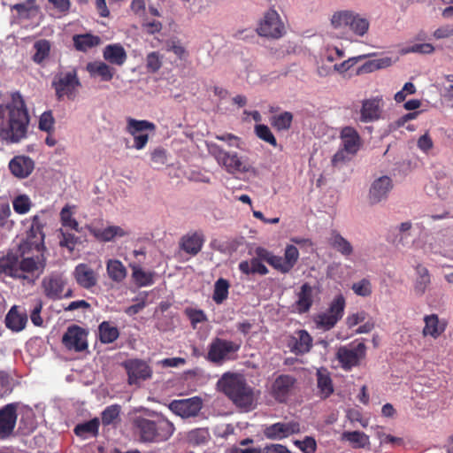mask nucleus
Listing matches in <instances>:
<instances>
[{"label":"nucleus","mask_w":453,"mask_h":453,"mask_svg":"<svg viewBox=\"0 0 453 453\" xmlns=\"http://www.w3.org/2000/svg\"><path fill=\"white\" fill-rule=\"evenodd\" d=\"M346 306V301L342 294L336 295L329 304L326 311L319 313L314 322L317 328L323 331L332 329L342 318Z\"/></svg>","instance_id":"obj_9"},{"label":"nucleus","mask_w":453,"mask_h":453,"mask_svg":"<svg viewBox=\"0 0 453 453\" xmlns=\"http://www.w3.org/2000/svg\"><path fill=\"white\" fill-rule=\"evenodd\" d=\"M99 337L103 343H111L119 337V330L109 322L104 321L99 326Z\"/></svg>","instance_id":"obj_46"},{"label":"nucleus","mask_w":453,"mask_h":453,"mask_svg":"<svg viewBox=\"0 0 453 453\" xmlns=\"http://www.w3.org/2000/svg\"><path fill=\"white\" fill-rule=\"evenodd\" d=\"M384 102L382 97L375 96L362 102L359 120L363 123H371L379 120L383 112Z\"/></svg>","instance_id":"obj_21"},{"label":"nucleus","mask_w":453,"mask_h":453,"mask_svg":"<svg viewBox=\"0 0 453 453\" xmlns=\"http://www.w3.org/2000/svg\"><path fill=\"white\" fill-rule=\"evenodd\" d=\"M317 377L318 388L320 391V394L324 397L329 396L334 391L331 378L325 371L320 370L318 371Z\"/></svg>","instance_id":"obj_48"},{"label":"nucleus","mask_w":453,"mask_h":453,"mask_svg":"<svg viewBox=\"0 0 453 453\" xmlns=\"http://www.w3.org/2000/svg\"><path fill=\"white\" fill-rule=\"evenodd\" d=\"M32 203L27 195H19L12 201V206L15 212L19 214H26L29 211Z\"/></svg>","instance_id":"obj_53"},{"label":"nucleus","mask_w":453,"mask_h":453,"mask_svg":"<svg viewBox=\"0 0 453 453\" xmlns=\"http://www.w3.org/2000/svg\"><path fill=\"white\" fill-rule=\"evenodd\" d=\"M120 406L118 404H112L105 408L102 412V422L107 426L111 424L119 415Z\"/></svg>","instance_id":"obj_57"},{"label":"nucleus","mask_w":453,"mask_h":453,"mask_svg":"<svg viewBox=\"0 0 453 453\" xmlns=\"http://www.w3.org/2000/svg\"><path fill=\"white\" fill-rule=\"evenodd\" d=\"M144 415L132 418L134 434L144 443H160L168 441L175 432L174 424L160 412L141 408Z\"/></svg>","instance_id":"obj_2"},{"label":"nucleus","mask_w":453,"mask_h":453,"mask_svg":"<svg viewBox=\"0 0 453 453\" xmlns=\"http://www.w3.org/2000/svg\"><path fill=\"white\" fill-rule=\"evenodd\" d=\"M43 295L50 300H61L73 296L68 278L64 273L52 272L44 276L41 282Z\"/></svg>","instance_id":"obj_8"},{"label":"nucleus","mask_w":453,"mask_h":453,"mask_svg":"<svg viewBox=\"0 0 453 453\" xmlns=\"http://www.w3.org/2000/svg\"><path fill=\"white\" fill-rule=\"evenodd\" d=\"M132 278L138 287H148L154 283L155 273L144 271L140 265L131 264Z\"/></svg>","instance_id":"obj_41"},{"label":"nucleus","mask_w":453,"mask_h":453,"mask_svg":"<svg viewBox=\"0 0 453 453\" xmlns=\"http://www.w3.org/2000/svg\"><path fill=\"white\" fill-rule=\"evenodd\" d=\"M365 58V55L349 58L340 64H335L334 65V70L336 71L337 73H344Z\"/></svg>","instance_id":"obj_60"},{"label":"nucleus","mask_w":453,"mask_h":453,"mask_svg":"<svg viewBox=\"0 0 453 453\" xmlns=\"http://www.w3.org/2000/svg\"><path fill=\"white\" fill-rule=\"evenodd\" d=\"M264 260L260 257H252L250 260L241 261L238 265V268L243 274H260L265 275L268 273L266 266L263 264Z\"/></svg>","instance_id":"obj_34"},{"label":"nucleus","mask_w":453,"mask_h":453,"mask_svg":"<svg viewBox=\"0 0 453 453\" xmlns=\"http://www.w3.org/2000/svg\"><path fill=\"white\" fill-rule=\"evenodd\" d=\"M434 47L431 43H414L412 45L402 47L400 53L406 55L409 53L432 54Z\"/></svg>","instance_id":"obj_49"},{"label":"nucleus","mask_w":453,"mask_h":453,"mask_svg":"<svg viewBox=\"0 0 453 453\" xmlns=\"http://www.w3.org/2000/svg\"><path fill=\"white\" fill-rule=\"evenodd\" d=\"M431 285V275L426 267L418 265L416 267V279L414 281V293L418 296H422Z\"/></svg>","instance_id":"obj_30"},{"label":"nucleus","mask_w":453,"mask_h":453,"mask_svg":"<svg viewBox=\"0 0 453 453\" xmlns=\"http://www.w3.org/2000/svg\"><path fill=\"white\" fill-rule=\"evenodd\" d=\"M62 342L69 350L81 352L88 349V331L77 325L67 327Z\"/></svg>","instance_id":"obj_18"},{"label":"nucleus","mask_w":453,"mask_h":453,"mask_svg":"<svg viewBox=\"0 0 453 453\" xmlns=\"http://www.w3.org/2000/svg\"><path fill=\"white\" fill-rule=\"evenodd\" d=\"M30 117L22 96L12 94L11 101L0 104V142L17 144L27 137Z\"/></svg>","instance_id":"obj_1"},{"label":"nucleus","mask_w":453,"mask_h":453,"mask_svg":"<svg viewBox=\"0 0 453 453\" xmlns=\"http://www.w3.org/2000/svg\"><path fill=\"white\" fill-rule=\"evenodd\" d=\"M255 133L259 139L274 147L277 146V141L267 126L262 124L257 125L255 127Z\"/></svg>","instance_id":"obj_55"},{"label":"nucleus","mask_w":453,"mask_h":453,"mask_svg":"<svg viewBox=\"0 0 453 453\" xmlns=\"http://www.w3.org/2000/svg\"><path fill=\"white\" fill-rule=\"evenodd\" d=\"M38 127L48 134L55 129V119L50 111H44L39 118Z\"/></svg>","instance_id":"obj_54"},{"label":"nucleus","mask_w":453,"mask_h":453,"mask_svg":"<svg viewBox=\"0 0 453 453\" xmlns=\"http://www.w3.org/2000/svg\"><path fill=\"white\" fill-rule=\"evenodd\" d=\"M75 212L74 205H65L60 211V221L64 227L70 228L72 230L79 231V224L73 218Z\"/></svg>","instance_id":"obj_43"},{"label":"nucleus","mask_w":453,"mask_h":453,"mask_svg":"<svg viewBox=\"0 0 453 453\" xmlns=\"http://www.w3.org/2000/svg\"><path fill=\"white\" fill-rule=\"evenodd\" d=\"M283 257L286 260L288 266L290 267V269H292L299 258V251L297 248L294 245H288L285 249Z\"/></svg>","instance_id":"obj_63"},{"label":"nucleus","mask_w":453,"mask_h":453,"mask_svg":"<svg viewBox=\"0 0 453 453\" xmlns=\"http://www.w3.org/2000/svg\"><path fill=\"white\" fill-rule=\"evenodd\" d=\"M332 27L339 32L338 39H345L354 42L351 35L345 32L346 27L349 28L351 35L357 37H364L369 31V20L359 13L351 10H340L334 12L330 18Z\"/></svg>","instance_id":"obj_5"},{"label":"nucleus","mask_w":453,"mask_h":453,"mask_svg":"<svg viewBox=\"0 0 453 453\" xmlns=\"http://www.w3.org/2000/svg\"><path fill=\"white\" fill-rule=\"evenodd\" d=\"M300 432V424L296 421L277 422L264 428V434L271 440H282Z\"/></svg>","instance_id":"obj_20"},{"label":"nucleus","mask_w":453,"mask_h":453,"mask_svg":"<svg viewBox=\"0 0 453 453\" xmlns=\"http://www.w3.org/2000/svg\"><path fill=\"white\" fill-rule=\"evenodd\" d=\"M156 126L148 120H137L132 118L127 119V132L134 136L146 134V131H154Z\"/></svg>","instance_id":"obj_40"},{"label":"nucleus","mask_w":453,"mask_h":453,"mask_svg":"<svg viewBox=\"0 0 453 453\" xmlns=\"http://www.w3.org/2000/svg\"><path fill=\"white\" fill-rule=\"evenodd\" d=\"M34 49L35 52L33 56V60L37 64H41L50 55V43L49 41L42 39L35 42Z\"/></svg>","instance_id":"obj_47"},{"label":"nucleus","mask_w":453,"mask_h":453,"mask_svg":"<svg viewBox=\"0 0 453 453\" xmlns=\"http://www.w3.org/2000/svg\"><path fill=\"white\" fill-rule=\"evenodd\" d=\"M86 70L91 77H98L103 81H109L112 79L115 70L103 61H94L87 65Z\"/></svg>","instance_id":"obj_29"},{"label":"nucleus","mask_w":453,"mask_h":453,"mask_svg":"<svg viewBox=\"0 0 453 453\" xmlns=\"http://www.w3.org/2000/svg\"><path fill=\"white\" fill-rule=\"evenodd\" d=\"M296 379L292 375L281 374L275 378L269 388V394L275 401L286 403L295 393Z\"/></svg>","instance_id":"obj_13"},{"label":"nucleus","mask_w":453,"mask_h":453,"mask_svg":"<svg viewBox=\"0 0 453 453\" xmlns=\"http://www.w3.org/2000/svg\"><path fill=\"white\" fill-rule=\"evenodd\" d=\"M45 220L41 216L35 215L32 219V223L27 231L26 240L20 244L19 248L23 250H44V233L42 231Z\"/></svg>","instance_id":"obj_15"},{"label":"nucleus","mask_w":453,"mask_h":453,"mask_svg":"<svg viewBox=\"0 0 453 453\" xmlns=\"http://www.w3.org/2000/svg\"><path fill=\"white\" fill-rule=\"evenodd\" d=\"M313 303V288L311 285L305 283L301 287L296 302V308L299 313L306 312L310 310Z\"/></svg>","instance_id":"obj_37"},{"label":"nucleus","mask_w":453,"mask_h":453,"mask_svg":"<svg viewBox=\"0 0 453 453\" xmlns=\"http://www.w3.org/2000/svg\"><path fill=\"white\" fill-rule=\"evenodd\" d=\"M351 289L353 292L362 297H368L372 293V285L370 280L364 278L352 284Z\"/></svg>","instance_id":"obj_51"},{"label":"nucleus","mask_w":453,"mask_h":453,"mask_svg":"<svg viewBox=\"0 0 453 453\" xmlns=\"http://www.w3.org/2000/svg\"><path fill=\"white\" fill-rule=\"evenodd\" d=\"M8 167L13 176L25 179L34 171L35 162L28 156L19 155L10 160Z\"/></svg>","instance_id":"obj_23"},{"label":"nucleus","mask_w":453,"mask_h":453,"mask_svg":"<svg viewBox=\"0 0 453 453\" xmlns=\"http://www.w3.org/2000/svg\"><path fill=\"white\" fill-rule=\"evenodd\" d=\"M11 213L10 205L7 203H0V227L10 229L12 226Z\"/></svg>","instance_id":"obj_59"},{"label":"nucleus","mask_w":453,"mask_h":453,"mask_svg":"<svg viewBox=\"0 0 453 453\" xmlns=\"http://www.w3.org/2000/svg\"><path fill=\"white\" fill-rule=\"evenodd\" d=\"M12 10H15L19 17L25 19L35 18L39 12L35 0H26L23 3L16 4L12 6Z\"/></svg>","instance_id":"obj_42"},{"label":"nucleus","mask_w":453,"mask_h":453,"mask_svg":"<svg viewBox=\"0 0 453 453\" xmlns=\"http://www.w3.org/2000/svg\"><path fill=\"white\" fill-rule=\"evenodd\" d=\"M423 321L425 326L422 329V335L424 337L437 339L444 333L447 327L446 320L440 319L437 314L426 315Z\"/></svg>","instance_id":"obj_25"},{"label":"nucleus","mask_w":453,"mask_h":453,"mask_svg":"<svg viewBox=\"0 0 453 453\" xmlns=\"http://www.w3.org/2000/svg\"><path fill=\"white\" fill-rule=\"evenodd\" d=\"M229 288L230 284L226 279L219 278L216 280L212 295L213 301L218 304L222 303L228 296Z\"/></svg>","instance_id":"obj_45"},{"label":"nucleus","mask_w":453,"mask_h":453,"mask_svg":"<svg viewBox=\"0 0 453 453\" xmlns=\"http://www.w3.org/2000/svg\"><path fill=\"white\" fill-rule=\"evenodd\" d=\"M209 432L204 428H196L189 431L187 434V440L194 445L203 444L207 441Z\"/></svg>","instance_id":"obj_52"},{"label":"nucleus","mask_w":453,"mask_h":453,"mask_svg":"<svg viewBox=\"0 0 453 453\" xmlns=\"http://www.w3.org/2000/svg\"><path fill=\"white\" fill-rule=\"evenodd\" d=\"M27 322V314L25 310H19L17 306L11 308L5 317L6 326L14 332L22 331Z\"/></svg>","instance_id":"obj_27"},{"label":"nucleus","mask_w":453,"mask_h":453,"mask_svg":"<svg viewBox=\"0 0 453 453\" xmlns=\"http://www.w3.org/2000/svg\"><path fill=\"white\" fill-rule=\"evenodd\" d=\"M367 318V312H365V311H358L357 312H353L348 315V317L346 318V325L348 326L349 328H352L357 326L358 324L365 322Z\"/></svg>","instance_id":"obj_62"},{"label":"nucleus","mask_w":453,"mask_h":453,"mask_svg":"<svg viewBox=\"0 0 453 453\" xmlns=\"http://www.w3.org/2000/svg\"><path fill=\"white\" fill-rule=\"evenodd\" d=\"M415 92V85L412 82H406L403 88L395 95V100L397 103H402L405 100L407 96L412 95Z\"/></svg>","instance_id":"obj_64"},{"label":"nucleus","mask_w":453,"mask_h":453,"mask_svg":"<svg viewBox=\"0 0 453 453\" xmlns=\"http://www.w3.org/2000/svg\"><path fill=\"white\" fill-rule=\"evenodd\" d=\"M73 45L79 51L86 52L101 43V38L91 34L76 35L73 37Z\"/></svg>","instance_id":"obj_39"},{"label":"nucleus","mask_w":453,"mask_h":453,"mask_svg":"<svg viewBox=\"0 0 453 453\" xmlns=\"http://www.w3.org/2000/svg\"><path fill=\"white\" fill-rule=\"evenodd\" d=\"M292 119L293 115L288 111H285L273 116L271 123L279 131L288 130L291 126Z\"/></svg>","instance_id":"obj_50"},{"label":"nucleus","mask_w":453,"mask_h":453,"mask_svg":"<svg viewBox=\"0 0 453 453\" xmlns=\"http://www.w3.org/2000/svg\"><path fill=\"white\" fill-rule=\"evenodd\" d=\"M241 344L222 338H215L209 345L207 359L216 365L234 359Z\"/></svg>","instance_id":"obj_11"},{"label":"nucleus","mask_w":453,"mask_h":453,"mask_svg":"<svg viewBox=\"0 0 453 453\" xmlns=\"http://www.w3.org/2000/svg\"><path fill=\"white\" fill-rule=\"evenodd\" d=\"M207 150L217 163L224 167L229 173H255L256 170L249 163L246 157L238 155L236 152H227L214 142H207Z\"/></svg>","instance_id":"obj_6"},{"label":"nucleus","mask_w":453,"mask_h":453,"mask_svg":"<svg viewBox=\"0 0 453 453\" xmlns=\"http://www.w3.org/2000/svg\"><path fill=\"white\" fill-rule=\"evenodd\" d=\"M394 184L390 177L382 175L375 178L369 188L368 202L372 205L386 202L393 189Z\"/></svg>","instance_id":"obj_17"},{"label":"nucleus","mask_w":453,"mask_h":453,"mask_svg":"<svg viewBox=\"0 0 453 453\" xmlns=\"http://www.w3.org/2000/svg\"><path fill=\"white\" fill-rule=\"evenodd\" d=\"M337 35L339 32L334 30L333 32H328L324 37V43L326 44V48L327 51L334 50L337 58H342L345 56V52L342 49L339 48L336 45L331 43V40L334 38H337Z\"/></svg>","instance_id":"obj_58"},{"label":"nucleus","mask_w":453,"mask_h":453,"mask_svg":"<svg viewBox=\"0 0 453 453\" xmlns=\"http://www.w3.org/2000/svg\"><path fill=\"white\" fill-rule=\"evenodd\" d=\"M163 63V57L156 51L150 52L146 58V67L150 73L157 72Z\"/></svg>","instance_id":"obj_56"},{"label":"nucleus","mask_w":453,"mask_h":453,"mask_svg":"<svg viewBox=\"0 0 453 453\" xmlns=\"http://www.w3.org/2000/svg\"><path fill=\"white\" fill-rule=\"evenodd\" d=\"M342 439L349 441L354 448H365L369 445V436L363 432H344Z\"/></svg>","instance_id":"obj_44"},{"label":"nucleus","mask_w":453,"mask_h":453,"mask_svg":"<svg viewBox=\"0 0 453 453\" xmlns=\"http://www.w3.org/2000/svg\"><path fill=\"white\" fill-rule=\"evenodd\" d=\"M340 138L341 148L332 158L334 166H339L349 162L361 147V138L357 131L351 127H343Z\"/></svg>","instance_id":"obj_7"},{"label":"nucleus","mask_w":453,"mask_h":453,"mask_svg":"<svg viewBox=\"0 0 453 453\" xmlns=\"http://www.w3.org/2000/svg\"><path fill=\"white\" fill-rule=\"evenodd\" d=\"M104 58L110 64L121 66L127 60V53L120 44L107 45L103 52Z\"/></svg>","instance_id":"obj_31"},{"label":"nucleus","mask_w":453,"mask_h":453,"mask_svg":"<svg viewBox=\"0 0 453 453\" xmlns=\"http://www.w3.org/2000/svg\"><path fill=\"white\" fill-rule=\"evenodd\" d=\"M80 86L81 82L74 69L59 72L52 81V87L58 100L64 97L74 99Z\"/></svg>","instance_id":"obj_10"},{"label":"nucleus","mask_w":453,"mask_h":453,"mask_svg":"<svg viewBox=\"0 0 453 453\" xmlns=\"http://www.w3.org/2000/svg\"><path fill=\"white\" fill-rule=\"evenodd\" d=\"M294 443L303 453H313L316 450V441L310 436L303 440H296Z\"/></svg>","instance_id":"obj_61"},{"label":"nucleus","mask_w":453,"mask_h":453,"mask_svg":"<svg viewBox=\"0 0 453 453\" xmlns=\"http://www.w3.org/2000/svg\"><path fill=\"white\" fill-rule=\"evenodd\" d=\"M20 257L13 254L6 256L7 276L13 279L34 282L43 272L46 265L44 250H23L19 247Z\"/></svg>","instance_id":"obj_3"},{"label":"nucleus","mask_w":453,"mask_h":453,"mask_svg":"<svg viewBox=\"0 0 453 453\" xmlns=\"http://www.w3.org/2000/svg\"><path fill=\"white\" fill-rule=\"evenodd\" d=\"M106 273L109 279L115 283L123 282L127 275V270L123 263L114 258L106 261Z\"/></svg>","instance_id":"obj_33"},{"label":"nucleus","mask_w":453,"mask_h":453,"mask_svg":"<svg viewBox=\"0 0 453 453\" xmlns=\"http://www.w3.org/2000/svg\"><path fill=\"white\" fill-rule=\"evenodd\" d=\"M16 421V403H9L0 409V440L7 438L12 433Z\"/></svg>","instance_id":"obj_22"},{"label":"nucleus","mask_w":453,"mask_h":453,"mask_svg":"<svg viewBox=\"0 0 453 453\" xmlns=\"http://www.w3.org/2000/svg\"><path fill=\"white\" fill-rule=\"evenodd\" d=\"M329 245L347 259H351L354 247L346 238L336 231H333L328 238Z\"/></svg>","instance_id":"obj_28"},{"label":"nucleus","mask_w":453,"mask_h":453,"mask_svg":"<svg viewBox=\"0 0 453 453\" xmlns=\"http://www.w3.org/2000/svg\"><path fill=\"white\" fill-rule=\"evenodd\" d=\"M219 390L223 392L240 409L249 411L255 408L257 395L243 375L226 372L218 380Z\"/></svg>","instance_id":"obj_4"},{"label":"nucleus","mask_w":453,"mask_h":453,"mask_svg":"<svg viewBox=\"0 0 453 453\" xmlns=\"http://www.w3.org/2000/svg\"><path fill=\"white\" fill-rule=\"evenodd\" d=\"M169 410L182 418H194L198 415L203 408V401L198 396L176 399L168 404Z\"/></svg>","instance_id":"obj_16"},{"label":"nucleus","mask_w":453,"mask_h":453,"mask_svg":"<svg viewBox=\"0 0 453 453\" xmlns=\"http://www.w3.org/2000/svg\"><path fill=\"white\" fill-rule=\"evenodd\" d=\"M127 373V382L130 386L140 388L142 383L152 376V369L149 364L141 359H129L124 363Z\"/></svg>","instance_id":"obj_12"},{"label":"nucleus","mask_w":453,"mask_h":453,"mask_svg":"<svg viewBox=\"0 0 453 453\" xmlns=\"http://www.w3.org/2000/svg\"><path fill=\"white\" fill-rule=\"evenodd\" d=\"M257 30L261 36L279 38L283 35L284 26L278 12L269 10L265 12Z\"/></svg>","instance_id":"obj_19"},{"label":"nucleus","mask_w":453,"mask_h":453,"mask_svg":"<svg viewBox=\"0 0 453 453\" xmlns=\"http://www.w3.org/2000/svg\"><path fill=\"white\" fill-rule=\"evenodd\" d=\"M291 352L300 355L310 351L312 346V338L305 330H299L290 337L288 342Z\"/></svg>","instance_id":"obj_26"},{"label":"nucleus","mask_w":453,"mask_h":453,"mask_svg":"<svg viewBox=\"0 0 453 453\" xmlns=\"http://www.w3.org/2000/svg\"><path fill=\"white\" fill-rule=\"evenodd\" d=\"M90 233L102 242H111L116 237H122L127 234V232L118 226H108L104 228L92 227Z\"/></svg>","instance_id":"obj_35"},{"label":"nucleus","mask_w":453,"mask_h":453,"mask_svg":"<svg viewBox=\"0 0 453 453\" xmlns=\"http://www.w3.org/2000/svg\"><path fill=\"white\" fill-rule=\"evenodd\" d=\"M77 284L83 288L90 289L97 284V273L87 264H79L73 273Z\"/></svg>","instance_id":"obj_24"},{"label":"nucleus","mask_w":453,"mask_h":453,"mask_svg":"<svg viewBox=\"0 0 453 453\" xmlns=\"http://www.w3.org/2000/svg\"><path fill=\"white\" fill-rule=\"evenodd\" d=\"M366 347L363 342L342 346L336 352V357L341 366L348 371L357 366L365 355Z\"/></svg>","instance_id":"obj_14"},{"label":"nucleus","mask_w":453,"mask_h":453,"mask_svg":"<svg viewBox=\"0 0 453 453\" xmlns=\"http://www.w3.org/2000/svg\"><path fill=\"white\" fill-rule=\"evenodd\" d=\"M203 234L197 232L188 234L181 238V249L190 254L196 255L202 249L203 244Z\"/></svg>","instance_id":"obj_32"},{"label":"nucleus","mask_w":453,"mask_h":453,"mask_svg":"<svg viewBox=\"0 0 453 453\" xmlns=\"http://www.w3.org/2000/svg\"><path fill=\"white\" fill-rule=\"evenodd\" d=\"M256 253L258 257H262L270 265L280 273H287L291 271L283 257L273 255V253L262 248L257 249Z\"/></svg>","instance_id":"obj_36"},{"label":"nucleus","mask_w":453,"mask_h":453,"mask_svg":"<svg viewBox=\"0 0 453 453\" xmlns=\"http://www.w3.org/2000/svg\"><path fill=\"white\" fill-rule=\"evenodd\" d=\"M99 425V418H92L88 421L76 425L74 427V434L82 440L96 436L98 434Z\"/></svg>","instance_id":"obj_38"}]
</instances>
